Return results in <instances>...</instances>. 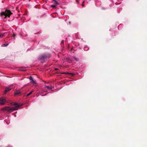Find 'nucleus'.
Wrapping results in <instances>:
<instances>
[{
    "instance_id": "1",
    "label": "nucleus",
    "mask_w": 147,
    "mask_h": 147,
    "mask_svg": "<svg viewBox=\"0 0 147 147\" xmlns=\"http://www.w3.org/2000/svg\"><path fill=\"white\" fill-rule=\"evenodd\" d=\"M14 105H15L14 107H13L11 108H10V113L12 112L13 110H16L18 109L20 106L23 105V104H19L16 102L14 103Z\"/></svg>"
},
{
    "instance_id": "2",
    "label": "nucleus",
    "mask_w": 147,
    "mask_h": 147,
    "mask_svg": "<svg viewBox=\"0 0 147 147\" xmlns=\"http://www.w3.org/2000/svg\"><path fill=\"white\" fill-rule=\"evenodd\" d=\"M1 16L2 17L3 16H5V18L7 17L9 18V10L6 9L5 12H1Z\"/></svg>"
},
{
    "instance_id": "3",
    "label": "nucleus",
    "mask_w": 147,
    "mask_h": 147,
    "mask_svg": "<svg viewBox=\"0 0 147 147\" xmlns=\"http://www.w3.org/2000/svg\"><path fill=\"white\" fill-rule=\"evenodd\" d=\"M7 99L6 97H2L0 98V104L3 105L7 102Z\"/></svg>"
},
{
    "instance_id": "4",
    "label": "nucleus",
    "mask_w": 147,
    "mask_h": 147,
    "mask_svg": "<svg viewBox=\"0 0 147 147\" xmlns=\"http://www.w3.org/2000/svg\"><path fill=\"white\" fill-rule=\"evenodd\" d=\"M1 110L4 111H6L8 112H9V107L5 106V107L2 108Z\"/></svg>"
},
{
    "instance_id": "5",
    "label": "nucleus",
    "mask_w": 147,
    "mask_h": 147,
    "mask_svg": "<svg viewBox=\"0 0 147 147\" xmlns=\"http://www.w3.org/2000/svg\"><path fill=\"white\" fill-rule=\"evenodd\" d=\"M47 59V56L45 55H43L40 56L39 57V59L41 60H46Z\"/></svg>"
},
{
    "instance_id": "6",
    "label": "nucleus",
    "mask_w": 147,
    "mask_h": 147,
    "mask_svg": "<svg viewBox=\"0 0 147 147\" xmlns=\"http://www.w3.org/2000/svg\"><path fill=\"white\" fill-rule=\"evenodd\" d=\"M29 78L30 80V82H31L32 84H36V81L33 80L32 77L31 76H30Z\"/></svg>"
},
{
    "instance_id": "7",
    "label": "nucleus",
    "mask_w": 147,
    "mask_h": 147,
    "mask_svg": "<svg viewBox=\"0 0 147 147\" xmlns=\"http://www.w3.org/2000/svg\"><path fill=\"white\" fill-rule=\"evenodd\" d=\"M21 93V92L20 90H16L14 92V95L15 96L18 95Z\"/></svg>"
},
{
    "instance_id": "8",
    "label": "nucleus",
    "mask_w": 147,
    "mask_h": 147,
    "mask_svg": "<svg viewBox=\"0 0 147 147\" xmlns=\"http://www.w3.org/2000/svg\"><path fill=\"white\" fill-rule=\"evenodd\" d=\"M9 91V88H6L4 92V94H6Z\"/></svg>"
},
{
    "instance_id": "9",
    "label": "nucleus",
    "mask_w": 147,
    "mask_h": 147,
    "mask_svg": "<svg viewBox=\"0 0 147 147\" xmlns=\"http://www.w3.org/2000/svg\"><path fill=\"white\" fill-rule=\"evenodd\" d=\"M9 45V44L8 43H5L3 44L2 45L1 47H6L8 46Z\"/></svg>"
},
{
    "instance_id": "10",
    "label": "nucleus",
    "mask_w": 147,
    "mask_h": 147,
    "mask_svg": "<svg viewBox=\"0 0 147 147\" xmlns=\"http://www.w3.org/2000/svg\"><path fill=\"white\" fill-rule=\"evenodd\" d=\"M45 87L46 88H47V89L49 90L51 89L52 88L51 86V87H49V86H45Z\"/></svg>"
},
{
    "instance_id": "11",
    "label": "nucleus",
    "mask_w": 147,
    "mask_h": 147,
    "mask_svg": "<svg viewBox=\"0 0 147 147\" xmlns=\"http://www.w3.org/2000/svg\"><path fill=\"white\" fill-rule=\"evenodd\" d=\"M73 59L74 60H75L76 61H78V59L77 58H76V57H73Z\"/></svg>"
},
{
    "instance_id": "12",
    "label": "nucleus",
    "mask_w": 147,
    "mask_h": 147,
    "mask_svg": "<svg viewBox=\"0 0 147 147\" xmlns=\"http://www.w3.org/2000/svg\"><path fill=\"white\" fill-rule=\"evenodd\" d=\"M33 92V91H32L31 92H30L29 93H28L27 95V96H29L31 94H32V93Z\"/></svg>"
},
{
    "instance_id": "13",
    "label": "nucleus",
    "mask_w": 147,
    "mask_h": 147,
    "mask_svg": "<svg viewBox=\"0 0 147 147\" xmlns=\"http://www.w3.org/2000/svg\"><path fill=\"white\" fill-rule=\"evenodd\" d=\"M55 4L56 5H58L59 4V3L56 1L55 2Z\"/></svg>"
},
{
    "instance_id": "14",
    "label": "nucleus",
    "mask_w": 147,
    "mask_h": 147,
    "mask_svg": "<svg viewBox=\"0 0 147 147\" xmlns=\"http://www.w3.org/2000/svg\"><path fill=\"white\" fill-rule=\"evenodd\" d=\"M51 7L53 8H56V5H51Z\"/></svg>"
},
{
    "instance_id": "15",
    "label": "nucleus",
    "mask_w": 147,
    "mask_h": 147,
    "mask_svg": "<svg viewBox=\"0 0 147 147\" xmlns=\"http://www.w3.org/2000/svg\"><path fill=\"white\" fill-rule=\"evenodd\" d=\"M3 34H0V38L2 37L3 36Z\"/></svg>"
},
{
    "instance_id": "16",
    "label": "nucleus",
    "mask_w": 147,
    "mask_h": 147,
    "mask_svg": "<svg viewBox=\"0 0 147 147\" xmlns=\"http://www.w3.org/2000/svg\"><path fill=\"white\" fill-rule=\"evenodd\" d=\"M84 1H83V3H82V5L83 7L84 6Z\"/></svg>"
},
{
    "instance_id": "17",
    "label": "nucleus",
    "mask_w": 147,
    "mask_h": 147,
    "mask_svg": "<svg viewBox=\"0 0 147 147\" xmlns=\"http://www.w3.org/2000/svg\"><path fill=\"white\" fill-rule=\"evenodd\" d=\"M12 14V12H11V11H10V16L11 15V14Z\"/></svg>"
},
{
    "instance_id": "18",
    "label": "nucleus",
    "mask_w": 147,
    "mask_h": 147,
    "mask_svg": "<svg viewBox=\"0 0 147 147\" xmlns=\"http://www.w3.org/2000/svg\"><path fill=\"white\" fill-rule=\"evenodd\" d=\"M62 74H68V73H63Z\"/></svg>"
},
{
    "instance_id": "19",
    "label": "nucleus",
    "mask_w": 147,
    "mask_h": 147,
    "mask_svg": "<svg viewBox=\"0 0 147 147\" xmlns=\"http://www.w3.org/2000/svg\"><path fill=\"white\" fill-rule=\"evenodd\" d=\"M70 74H71V75H74V74L73 73H71Z\"/></svg>"
},
{
    "instance_id": "20",
    "label": "nucleus",
    "mask_w": 147,
    "mask_h": 147,
    "mask_svg": "<svg viewBox=\"0 0 147 147\" xmlns=\"http://www.w3.org/2000/svg\"><path fill=\"white\" fill-rule=\"evenodd\" d=\"M15 36V34H13V35L12 36L13 37H14Z\"/></svg>"
},
{
    "instance_id": "21",
    "label": "nucleus",
    "mask_w": 147,
    "mask_h": 147,
    "mask_svg": "<svg viewBox=\"0 0 147 147\" xmlns=\"http://www.w3.org/2000/svg\"><path fill=\"white\" fill-rule=\"evenodd\" d=\"M58 69H57V68H55V70H58Z\"/></svg>"
},
{
    "instance_id": "22",
    "label": "nucleus",
    "mask_w": 147,
    "mask_h": 147,
    "mask_svg": "<svg viewBox=\"0 0 147 147\" xmlns=\"http://www.w3.org/2000/svg\"><path fill=\"white\" fill-rule=\"evenodd\" d=\"M53 0V1H54V2H55V1H56V0Z\"/></svg>"
},
{
    "instance_id": "23",
    "label": "nucleus",
    "mask_w": 147,
    "mask_h": 147,
    "mask_svg": "<svg viewBox=\"0 0 147 147\" xmlns=\"http://www.w3.org/2000/svg\"><path fill=\"white\" fill-rule=\"evenodd\" d=\"M11 86H10V89H9L10 90H11V89L10 88V87H11Z\"/></svg>"
}]
</instances>
